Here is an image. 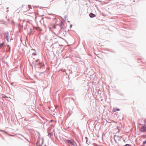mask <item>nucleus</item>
<instances>
[{
  "instance_id": "obj_1",
  "label": "nucleus",
  "mask_w": 146,
  "mask_h": 146,
  "mask_svg": "<svg viewBox=\"0 0 146 146\" xmlns=\"http://www.w3.org/2000/svg\"><path fill=\"white\" fill-rule=\"evenodd\" d=\"M66 143L69 144V146H75L76 145V142L73 140H66Z\"/></svg>"
},
{
  "instance_id": "obj_2",
  "label": "nucleus",
  "mask_w": 146,
  "mask_h": 146,
  "mask_svg": "<svg viewBox=\"0 0 146 146\" xmlns=\"http://www.w3.org/2000/svg\"><path fill=\"white\" fill-rule=\"evenodd\" d=\"M140 131L141 132H146V125H142L140 128Z\"/></svg>"
},
{
  "instance_id": "obj_3",
  "label": "nucleus",
  "mask_w": 146,
  "mask_h": 146,
  "mask_svg": "<svg viewBox=\"0 0 146 146\" xmlns=\"http://www.w3.org/2000/svg\"><path fill=\"white\" fill-rule=\"evenodd\" d=\"M89 16L91 18L94 17H96V15L92 13H90L89 15Z\"/></svg>"
},
{
  "instance_id": "obj_4",
  "label": "nucleus",
  "mask_w": 146,
  "mask_h": 146,
  "mask_svg": "<svg viewBox=\"0 0 146 146\" xmlns=\"http://www.w3.org/2000/svg\"><path fill=\"white\" fill-rule=\"evenodd\" d=\"M120 110V109L118 108H114L113 109V112H115L116 111H119Z\"/></svg>"
},
{
  "instance_id": "obj_5",
  "label": "nucleus",
  "mask_w": 146,
  "mask_h": 146,
  "mask_svg": "<svg viewBox=\"0 0 146 146\" xmlns=\"http://www.w3.org/2000/svg\"><path fill=\"white\" fill-rule=\"evenodd\" d=\"M6 38L7 40V41L8 42L9 41V36H8V34H7L6 36Z\"/></svg>"
},
{
  "instance_id": "obj_6",
  "label": "nucleus",
  "mask_w": 146,
  "mask_h": 146,
  "mask_svg": "<svg viewBox=\"0 0 146 146\" xmlns=\"http://www.w3.org/2000/svg\"><path fill=\"white\" fill-rule=\"evenodd\" d=\"M146 143V140L145 141L143 142V144L144 145Z\"/></svg>"
},
{
  "instance_id": "obj_7",
  "label": "nucleus",
  "mask_w": 146,
  "mask_h": 146,
  "mask_svg": "<svg viewBox=\"0 0 146 146\" xmlns=\"http://www.w3.org/2000/svg\"><path fill=\"white\" fill-rule=\"evenodd\" d=\"M32 55H36V53H35V52H34V53H33L32 54Z\"/></svg>"
},
{
  "instance_id": "obj_8",
  "label": "nucleus",
  "mask_w": 146,
  "mask_h": 146,
  "mask_svg": "<svg viewBox=\"0 0 146 146\" xmlns=\"http://www.w3.org/2000/svg\"><path fill=\"white\" fill-rule=\"evenodd\" d=\"M144 122L145 125H146V119L144 120Z\"/></svg>"
},
{
  "instance_id": "obj_9",
  "label": "nucleus",
  "mask_w": 146,
  "mask_h": 146,
  "mask_svg": "<svg viewBox=\"0 0 146 146\" xmlns=\"http://www.w3.org/2000/svg\"><path fill=\"white\" fill-rule=\"evenodd\" d=\"M124 146H129V144H127L125 145H124Z\"/></svg>"
},
{
  "instance_id": "obj_10",
  "label": "nucleus",
  "mask_w": 146,
  "mask_h": 146,
  "mask_svg": "<svg viewBox=\"0 0 146 146\" xmlns=\"http://www.w3.org/2000/svg\"><path fill=\"white\" fill-rule=\"evenodd\" d=\"M32 50H35V49H32Z\"/></svg>"
}]
</instances>
